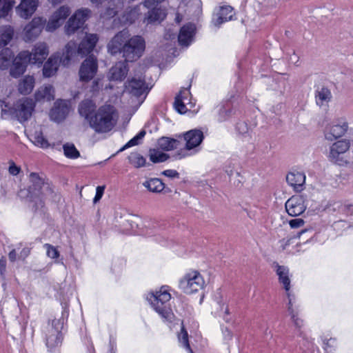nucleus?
<instances>
[{
	"label": "nucleus",
	"instance_id": "30",
	"mask_svg": "<svg viewBox=\"0 0 353 353\" xmlns=\"http://www.w3.org/2000/svg\"><path fill=\"white\" fill-rule=\"evenodd\" d=\"M34 99L37 102H46L54 100V87L51 85H44L39 87L34 93Z\"/></svg>",
	"mask_w": 353,
	"mask_h": 353
},
{
	"label": "nucleus",
	"instance_id": "27",
	"mask_svg": "<svg viewBox=\"0 0 353 353\" xmlns=\"http://www.w3.org/2000/svg\"><path fill=\"white\" fill-rule=\"evenodd\" d=\"M233 15V9L230 6H221L214 12L212 22L215 26H218L224 22L232 20Z\"/></svg>",
	"mask_w": 353,
	"mask_h": 353
},
{
	"label": "nucleus",
	"instance_id": "37",
	"mask_svg": "<svg viewBox=\"0 0 353 353\" xmlns=\"http://www.w3.org/2000/svg\"><path fill=\"white\" fill-rule=\"evenodd\" d=\"M139 15L137 8L128 9L122 16L121 23L123 25L131 24L138 19Z\"/></svg>",
	"mask_w": 353,
	"mask_h": 353
},
{
	"label": "nucleus",
	"instance_id": "38",
	"mask_svg": "<svg viewBox=\"0 0 353 353\" xmlns=\"http://www.w3.org/2000/svg\"><path fill=\"white\" fill-rule=\"evenodd\" d=\"M288 311L291 316L294 325L300 328L303 326V320L299 317L297 310L293 306V299L288 300Z\"/></svg>",
	"mask_w": 353,
	"mask_h": 353
},
{
	"label": "nucleus",
	"instance_id": "47",
	"mask_svg": "<svg viewBox=\"0 0 353 353\" xmlns=\"http://www.w3.org/2000/svg\"><path fill=\"white\" fill-rule=\"evenodd\" d=\"M145 134V132L142 130L137 135H136L134 138L130 139L125 145V148H130L132 146L137 145L139 143V141L142 139Z\"/></svg>",
	"mask_w": 353,
	"mask_h": 353
},
{
	"label": "nucleus",
	"instance_id": "20",
	"mask_svg": "<svg viewBox=\"0 0 353 353\" xmlns=\"http://www.w3.org/2000/svg\"><path fill=\"white\" fill-rule=\"evenodd\" d=\"M63 328V322L59 319H54L51 327L48 329L46 335V344L50 347L57 346L61 343V330Z\"/></svg>",
	"mask_w": 353,
	"mask_h": 353
},
{
	"label": "nucleus",
	"instance_id": "50",
	"mask_svg": "<svg viewBox=\"0 0 353 353\" xmlns=\"http://www.w3.org/2000/svg\"><path fill=\"white\" fill-rule=\"evenodd\" d=\"M105 187L104 186H98L96 189V194L94 198V203H97L102 197L104 193Z\"/></svg>",
	"mask_w": 353,
	"mask_h": 353
},
{
	"label": "nucleus",
	"instance_id": "6",
	"mask_svg": "<svg viewBox=\"0 0 353 353\" xmlns=\"http://www.w3.org/2000/svg\"><path fill=\"white\" fill-rule=\"evenodd\" d=\"M351 146L350 140L343 139L333 143L329 150L328 157L330 160L339 166H347L350 160L347 157Z\"/></svg>",
	"mask_w": 353,
	"mask_h": 353
},
{
	"label": "nucleus",
	"instance_id": "45",
	"mask_svg": "<svg viewBox=\"0 0 353 353\" xmlns=\"http://www.w3.org/2000/svg\"><path fill=\"white\" fill-rule=\"evenodd\" d=\"M14 1H6L0 5V19L6 18L12 10Z\"/></svg>",
	"mask_w": 353,
	"mask_h": 353
},
{
	"label": "nucleus",
	"instance_id": "24",
	"mask_svg": "<svg viewBox=\"0 0 353 353\" xmlns=\"http://www.w3.org/2000/svg\"><path fill=\"white\" fill-rule=\"evenodd\" d=\"M99 40V37L96 34H85L84 38L80 42L78 48L75 46V53L73 57L76 54H80L81 56H85L90 53L94 48L96 43Z\"/></svg>",
	"mask_w": 353,
	"mask_h": 353
},
{
	"label": "nucleus",
	"instance_id": "48",
	"mask_svg": "<svg viewBox=\"0 0 353 353\" xmlns=\"http://www.w3.org/2000/svg\"><path fill=\"white\" fill-rule=\"evenodd\" d=\"M44 248L46 250V253L48 257L51 259H57L59 256V253L57 248L50 244H45Z\"/></svg>",
	"mask_w": 353,
	"mask_h": 353
},
{
	"label": "nucleus",
	"instance_id": "42",
	"mask_svg": "<svg viewBox=\"0 0 353 353\" xmlns=\"http://www.w3.org/2000/svg\"><path fill=\"white\" fill-rule=\"evenodd\" d=\"M30 139L35 145L40 148L46 149L50 146L48 141L44 138L40 131H36L34 133L30 134Z\"/></svg>",
	"mask_w": 353,
	"mask_h": 353
},
{
	"label": "nucleus",
	"instance_id": "57",
	"mask_svg": "<svg viewBox=\"0 0 353 353\" xmlns=\"http://www.w3.org/2000/svg\"><path fill=\"white\" fill-rule=\"evenodd\" d=\"M16 256H17V254H16L15 250H12V251L9 253V259H10L11 261H15V259H16Z\"/></svg>",
	"mask_w": 353,
	"mask_h": 353
},
{
	"label": "nucleus",
	"instance_id": "53",
	"mask_svg": "<svg viewBox=\"0 0 353 353\" xmlns=\"http://www.w3.org/2000/svg\"><path fill=\"white\" fill-rule=\"evenodd\" d=\"M162 174L168 176L169 178H178L179 177V173L174 170H167L162 172Z\"/></svg>",
	"mask_w": 353,
	"mask_h": 353
},
{
	"label": "nucleus",
	"instance_id": "39",
	"mask_svg": "<svg viewBox=\"0 0 353 353\" xmlns=\"http://www.w3.org/2000/svg\"><path fill=\"white\" fill-rule=\"evenodd\" d=\"M63 151L65 157L71 159H76L80 157V152L72 143L63 145Z\"/></svg>",
	"mask_w": 353,
	"mask_h": 353
},
{
	"label": "nucleus",
	"instance_id": "41",
	"mask_svg": "<svg viewBox=\"0 0 353 353\" xmlns=\"http://www.w3.org/2000/svg\"><path fill=\"white\" fill-rule=\"evenodd\" d=\"M12 52L9 48H5L0 52V69L5 70L10 64Z\"/></svg>",
	"mask_w": 353,
	"mask_h": 353
},
{
	"label": "nucleus",
	"instance_id": "36",
	"mask_svg": "<svg viewBox=\"0 0 353 353\" xmlns=\"http://www.w3.org/2000/svg\"><path fill=\"white\" fill-rule=\"evenodd\" d=\"M179 144V141L168 137H162L158 141V146L163 150H172L176 148Z\"/></svg>",
	"mask_w": 353,
	"mask_h": 353
},
{
	"label": "nucleus",
	"instance_id": "15",
	"mask_svg": "<svg viewBox=\"0 0 353 353\" xmlns=\"http://www.w3.org/2000/svg\"><path fill=\"white\" fill-rule=\"evenodd\" d=\"M129 31L124 29L116 34L108 42L107 48L109 53L116 54H123L124 46L128 38Z\"/></svg>",
	"mask_w": 353,
	"mask_h": 353
},
{
	"label": "nucleus",
	"instance_id": "19",
	"mask_svg": "<svg viewBox=\"0 0 353 353\" xmlns=\"http://www.w3.org/2000/svg\"><path fill=\"white\" fill-rule=\"evenodd\" d=\"M92 3L96 5L105 4V10L101 14L103 19H108L114 17L123 8V2L121 0H90Z\"/></svg>",
	"mask_w": 353,
	"mask_h": 353
},
{
	"label": "nucleus",
	"instance_id": "59",
	"mask_svg": "<svg viewBox=\"0 0 353 353\" xmlns=\"http://www.w3.org/2000/svg\"><path fill=\"white\" fill-rule=\"evenodd\" d=\"M3 103V102H1V103H0V106H1V108H3V105H2V103ZM2 111H6V110H5V109L2 108Z\"/></svg>",
	"mask_w": 353,
	"mask_h": 353
},
{
	"label": "nucleus",
	"instance_id": "28",
	"mask_svg": "<svg viewBox=\"0 0 353 353\" xmlns=\"http://www.w3.org/2000/svg\"><path fill=\"white\" fill-rule=\"evenodd\" d=\"M69 112L68 101L58 100L55 102L53 108L50 111V118L55 121L63 119Z\"/></svg>",
	"mask_w": 353,
	"mask_h": 353
},
{
	"label": "nucleus",
	"instance_id": "1",
	"mask_svg": "<svg viewBox=\"0 0 353 353\" xmlns=\"http://www.w3.org/2000/svg\"><path fill=\"white\" fill-rule=\"evenodd\" d=\"M79 112L90 127L98 133L110 132L117 122L115 109L110 105H103L97 110L92 101H84L79 106Z\"/></svg>",
	"mask_w": 353,
	"mask_h": 353
},
{
	"label": "nucleus",
	"instance_id": "54",
	"mask_svg": "<svg viewBox=\"0 0 353 353\" xmlns=\"http://www.w3.org/2000/svg\"><path fill=\"white\" fill-rule=\"evenodd\" d=\"M291 239H284L280 241V246L282 250H286L288 246L291 244Z\"/></svg>",
	"mask_w": 353,
	"mask_h": 353
},
{
	"label": "nucleus",
	"instance_id": "8",
	"mask_svg": "<svg viewBox=\"0 0 353 353\" xmlns=\"http://www.w3.org/2000/svg\"><path fill=\"white\" fill-rule=\"evenodd\" d=\"M91 14V10L86 8L77 10L68 19L64 26L65 33L67 35L74 34L84 25L85 21L90 17Z\"/></svg>",
	"mask_w": 353,
	"mask_h": 353
},
{
	"label": "nucleus",
	"instance_id": "40",
	"mask_svg": "<svg viewBox=\"0 0 353 353\" xmlns=\"http://www.w3.org/2000/svg\"><path fill=\"white\" fill-rule=\"evenodd\" d=\"M332 99V94L330 91L325 88H321L316 94V103L321 105L327 103Z\"/></svg>",
	"mask_w": 353,
	"mask_h": 353
},
{
	"label": "nucleus",
	"instance_id": "56",
	"mask_svg": "<svg viewBox=\"0 0 353 353\" xmlns=\"http://www.w3.org/2000/svg\"><path fill=\"white\" fill-rule=\"evenodd\" d=\"M6 260L5 259H0V272H1V274L6 270Z\"/></svg>",
	"mask_w": 353,
	"mask_h": 353
},
{
	"label": "nucleus",
	"instance_id": "5",
	"mask_svg": "<svg viewBox=\"0 0 353 353\" xmlns=\"http://www.w3.org/2000/svg\"><path fill=\"white\" fill-rule=\"evenodd\" d=\"M205 285L204 277L196 270H192L185 274L179 282V289L186 294L197 293L202 290Z\"/></svg>",
	"mask_w": 353,
	"mask_h": 353
},
{
	"label": "nucleus",
	"instance_id": "22",
	"mask_svg": "<svg viewBox=\"0 0 353 353\" xmlns=\"http://www.w3.org/2000/svg\"><path fill=\"white\" fill-rule=\"evenodd\" d=\"M348 130V123L345 118H340L326 131L325 137L328 141H333L343 137Z\"/></svg>",
	"mask_w": 353,
	"mask_h": 353
},
{
	"label": "nucleus",
	"instance_id": "55",
	"mask_svg": "<svg viewBox=\"0 0 353 353\" xmlns=\"http://www.w3.org/2000/svg\"><path fill=\"white\" fill-rule=\"evenodd\" d=\"M219 314H228L229 313V310H228V305L224 303H220V311H219Z\"/></svg>",
	"mask_w": 353,
	"mask_h": 353
},
{
	"label": "nucleus",
	"instance_id": "17",
	"mask_svg": "<svg viewBox=\"0 0 353 353\" xmlns=\"http://www.w3.org/2000/svg\"><path fill=\"white\" fill-rule=\"evenodd\" d=\"M28 64L31 63L28 58V54L21 51L14 58L10 74L14 78L19 77L26 71Z\"/></svg>",
	"mask_w": 353,
	"mask_h": 353
},
{
	"label": "nucleus",
	"instance_id": "58",
	"mask_svg": "<svg viewBox=\"0 0 353 353\" xmlns=\"http://www.w3.org/2000/svg\"><path fill=\"white\" fill-rule=\"evenodd\" d=\"M52 4H58L61 3L63 0H48Z\"/></svg>",
	"mask_w": 353,
	"mask_h": 353
},
{
	"label": "nucleus",
	"instance_id": "26",
	"mask_svg": "<svg viewBox=\"0 0 353 353\" xmlns=\"http://www.w3.org/2000/svg\"><path fill=\"white\" fill-rule=\"evenodd\" d=\"M276 273L279 276L280 284L283 285L286 292L288 300L294 299V296L290 293V270L288 267L283 265H276Z\"/></svg>",
	"mask_w": 353,
	"mask_h": 353
},
{
	"label": "nucleus",
	"instance_id": "12",
	"mask_svg": "<svg viewBox=\"0 0 353 353\" xmlns=\"http://www.w3.org/2000/svg\"><path fill=\"white\" fill-rule=\"evenodd\" d=\"M23 52H26L31 64L40 66L49 54V47L46 42L40 41L33 46L30 52L28 50H23Z\"/></svg>",
	"mask_w": 353,
	"mask_h": 353
},
{
	"label": "nucleus",
	"instance_id": "23",
	"mask_svg": "<svg viewBox=\"0 0 353 353\" xmlns=\"http://www.w3.org/2000/svg\"><path fill=\"white\" fill-rule=\"evenodd\" d=\"M39 3V0H21L15 8L16 13L19 17L28 19L35 12Z\"/></svg>",
	"mask_w": 353,
	"mask_h": 353
},
{
	"label": "nucleus",
	"instance_id": "4",
	"mask_svg": "<svg viewBox=\"0 0 353 353\" xmlns=\"http://www.w3.org/2000/svg\"><path fill=\"white\" fill-rule=\"evenodd\" d=\"M146 90V85L142 74H135L130 77L125 83L123 94L128 97L133 106H139L143 102Z\"/></svg>",
	"mask_w": 353,
	"mask_h": 353
},
{
	"label": "nucleus",
	"instance_id": "49",
	"mask_svg": "<svg viewBox=\"0 0 353 353\" xmlns=\"http://www.w3.org/2000/svg\"><path fill=\"white\" fill-rule=\"evenodd\" d=\"M21 171V168L17 166L14 161H9L8 172L12 176H17Z\"/></svg>",
	"mask_w": 353,
	"mask_h": 353
},
{
	"label": "nucleus",
	"instance_id": "3",
	"mask_svg": "<svg viewBox=\"0 0 353 353\" xmlns=\"http://www.w3.org/2000/svg\"><path fill=\"white\" fill-rule=\"evenodd\" d=\"M74 53L75 43L70 41L65 46L62 57H60L59 53H55L48 58L43 68V75L48 78L55 75L60 64L68 66Z\"/></svg>",
	"mask_w": 353,
	"mask_h": 353
},
{
	"label": "nucleus",
	"instance_id": "34",
	"mask_svg": "<svg viewBox=\"0 0 353 353\" xmlns=\"http://www.w3.org/2000/svg\"><path fill=\"white\" fill-rule=\"evenodd\" d=\"M14 28L10 26L0 27V48L7 46L12 39Z\"/></svg>",
	"mask_w": 353,
	"mask_h": 353
},
{
	"label": "nucleus",
	"instance_id": "9",
	"mask_svg": "<svg viewBox=\"0 0 353 353\" xmlns=\"http://www.w3.org/2000/svg\"><path fill=\"white\" fill-rule=\"evenodd\" d=\"M70 13L71 9L68 6L63 5L59 6L50 16L45 26L46 30L50 32L55 31L62 26Z\"/></svg>",
	"mask_w": 353,
	"mask_h": 353
},
{
	"label": "nucleus",
	"instance_id": "31",
	"mask_svg": "<svg viewBox=\"0 0 353 353\" xmlns=\"http://www.w3.org/2000/svg\"><path fill=\"white\" fill-rule=\"evenodd\" d=\"M128 72L127 63L125 61H120L111 68L109 78L110 80L122 81L125 77Z\"/></svg>",
	"mask_w": 353,
	"mask_h": 353
},
{
	"label": "nucleus",
	"instance_id": "44",
	"mask_svg": "<svg viewBox=\"0 0 353 353\" xmlns=\"http://www.w3.org/2000/svg\"><path fill=\"white\" fill-rule=\"evenodd\" d=\"M168 155L157 150H150V159L153 163H160L165 161L168 159Z\"/></svg>",
	"mask_w": 353,
	"mask_h": 353
},
{
	"label": "nucleus",
	"instance_id": "7",
	"mask_svg": "<svg viewBox=\"0 0 353 353\" xmlns=\"http://www.w3.org/2000/svg\"><path fill=\"white\" fill-rule=\"evenodd\" d=\"M145 49L144 39L138 35L131 37L129 33L125 46H124L123 57L125 61H136L143 55Z\"/></svg>",
	"mask_w": 353,
	"mask_h": 353
},
{
	"label": "nucleus",
	"instance_id": "16",
	"mask_svg": "<svg viewBox=\"0 0 353 353\" xmlns=\"http://www.w3.org/2000/svg\"><path fill=\"white\" fill-rule=\"evenodd\" d=\"M195 103L192 101L190 92L188 89H183L176 97L174 108L180 114H185L191 111L194 107Z\"/></svg>",
	"mask_w": 353,
	"mask_h": 353
},
{
	"label": "nucleus",
	"instance_id": "18",
	"mask_svg": "<svg viewBox=\"0 0 353 353\" xmlns=\"http://www.w3.org/2000/svg\"><path fill=\"white\" fill-rule=\"evenodd\" d=\"M34 107V103L32 99H22L14 105V113L20 121H26L31 117Z\"/></svg>",
	"mask_w": 353,
	"mask_h": 353
},
{
	"label": "nucleus",
	"instance_id": "14",
	"mask_svg": "<svg viewBox=\"0 0 353 353\" xmlns=\"http://www.w3.org/2000/svg\"><path fill=\"white\" fill-rule=\"evenodd\" d=\"M98 70V64L96 58L94 57H89L81 63L79 75V79L82 81H89L92 80Z\"/></svg>",
	"mask_w": 353,
	"mask_h": 353
},
{
	"label": "nucleus",
	"instance_id": "2",
	"mask_svg": "<svg viewBox=\"0 0 353 353\" xmlns=\"http://www.w3.org/2000/svg\"><path fill=\"white\" fill-rule=\"evenodd\" d=\"M168 286H162L159 290L149 292L146 299L154 310L166 321H171L174 319L172 310L168 306L171 299V294Z\"/></svg>",
	"mask_w": 353,
	"mask_h": 353
},
{
	"label": "nucleus",
	"instance_id": "33",
	"mask_svg": "<svg viewBox=\"0 0 353 353\" xmlns=\"http://www.w3.org/2000/svg\"><path fill=\"white\" fill-rule=\"evenodd\" d=\"M166 11L161 8H156L148 12V17L145 19L147 23H160L166 17Z\"/></svg>",
	"mask_w": 353,
	"mask_h": 353
},
{
	"label": "nucleus",
	"instance_id": "32",
	"mask_svg": "<svg viewBox=\"0 0 353 353\" xmlns=\"http://www.w3.org/2000/svg\"><path fill=\"white\" fill-rule=\"evenodd\" d=\"M34 85V77L32 75L28 74L19 80L17 85V90L20 94L27 95L32 92Z\"/></svg>",
	"mask_w": 353,
	"mask_h": 353
},
{
	"label": "nucleus",
	"instance_id": "29",
	"mask_svg": "<svg viewBox=\"0 0 353 353\" xmlns=\"http://www.w3.org/2000/svg\"><path fill=\"white\" fill-rule=\"evenodd\" d=\"M286 181L295 191L300 192L303 190L305 175L303 172H292L287 174Z\"/></svg>",
	"mask_w": 353,
	"mask_h": 353
},
{
	"label": "nucleus",
	"instance_id": "51",
	"mask_svg": "<svg viewBox=\"0 0 353 353\" xmlns=\"http://www.w3.org/2000/svg\"><path fill=\"white\" fill-rule=\"evenodd\" d=\"M289 224L292 228H299L304 225V221L302 219H295L290 221Z\"/></svg>",
	"mask_w": 353,
	"mask_h": 353
},
{
	"label": "nucleus",
	"instance_id": "11",
	"mask_svg": "<svg viewBox=\"0 0 353 353\" xmlns=\"http://www.w3.org/2000/svg\"><path fill=\"white\" fill-rule=\"evenodd\" d=\"M46 23V19L42 17H34L27 23L21 32V37L26 42H30L36 39L42 32Z\"/></svg>",
	"mask_w": 353,
	"mask_h": 353
},
{
	"label": "nucleus",
	"instance_id": "52",
	"mask_svg": "<svg viewBox=\"0 0 353 353\" xmlns=\"http://www.w3.org/2000/svg\"><path fill=\"white\" fill-rule=\"evenodd\" d=\"M185 5L183 3H181L178 7V10L176 13V17L174 19L176 23H180L183 20V16L181 13V11H182L184 8Z\"/></svg>",
	"mask_w": 353,
	"mask_h": 353
},
{
	"label": "nucleus",
	"instance_id": "13",
	"mask_svg": "<svg viewBox=\"0 0 353 353\" xmlns=\"http://www.w3.org/2000/svg\"><path fill=\"white\" fill-rule=\"evenodd\" d=\"M29 179L31 183L29 187V192L32 198L47 195L51 191L49 185L44 183L38 173L31 172L29 175Z\"/></svg>",
	"mask_w": 353,
	"mask_h": 353
},
{
	"label": "nucleus",
	"instance_id": "35",
	"mask_svg": "<svg viewBox=\"0 0 353 353\" xmlns=\"http://www.w3.org/2000/svg\"><path fill=\"white\" fill-rule=\"evenodd\" d=\"M143 185L152 192H161L164 188V183L157 178L147 179L143 183Z\"/></svg>",
	"mask_w": 353,
	"mask_h": 353
},
{
	"label": "nucleus",
	"instance_id": "10",
	"mask_svg": "<svg viewBox=\"0 0 353 353\" xmlns=\"http://www.w3.org/2000/svg\"><path fill=\"white\" fill-rule=\"evenodd\" d=\"M183 138L185 141V150H181L176 154V159H182L187 156L190 155L192 153H188V151L196 149L200 145L203 139V134L199 130H191L183 134Z\"/></svg>",
	"mask_w": 353,
	"mask_h": 353
},
{
	"label": "nucleus",
	"instance_id": "21",
	"mask_svg": "<svg viewBox=\"0 0 353 353\" xmlns=\"http://www.w3.org/2000/svg\"><path fill=\"white\" fill-rule=\"evenodd\" d=\"M305 199L302 195L292 196L285 203V209L289 215L296 216L306 210Z\"/></svg>",
	"mask_w": 353,
	"mask_h": 353
},
{
	"label": "nucleus",
	"instance_id": "25",
	"mask_svg": "<svg viewBox=\"0 0 353 353\" xmlns=\"http://www.w3.org/2000/svg\"><path fill=\"white\" fill-rule=\"evenodd\" d=\"M196 33L194 24L188 23L184 25L180 30L178 35L179 43L182 46H188L194 40Z\"/></svg>",
	"mask_w": 353,
	"mask_h": 353
},
{
	"label": "nucleus",
	"instance_id": "43",
	"mask_svg": "<svg viewBox=\"0 0 353 353\" xmlns=\"http://www.w3.org/2000/svg\"><path fill=\"white\" fill-rule=\"evenodd\" d=\"M128 160L130 164L137 168L143 167L146 163L145 159L137 152L131 153L128 157Z\"/></svg>",
	"mask_w": 353,
	"mask_h": 353
},
{
	"label": "nucleus",
	"instance_id": "46",
	"mask_svg": "<svg viewBox=\"0 0 353 353\" xmlns=\"http://www.w3.org/2000/svg\"><path fill=\"white\" fill-rule=\"evenodd\" d=\"M178 339L179 343L183 347L186 349L189 353H193L189 345L188 332L184 330L183 327H181V332L178 334Z\"/></svg>",
	"mask_w": 353,
	"mask_h": 353
}]
</instances>
